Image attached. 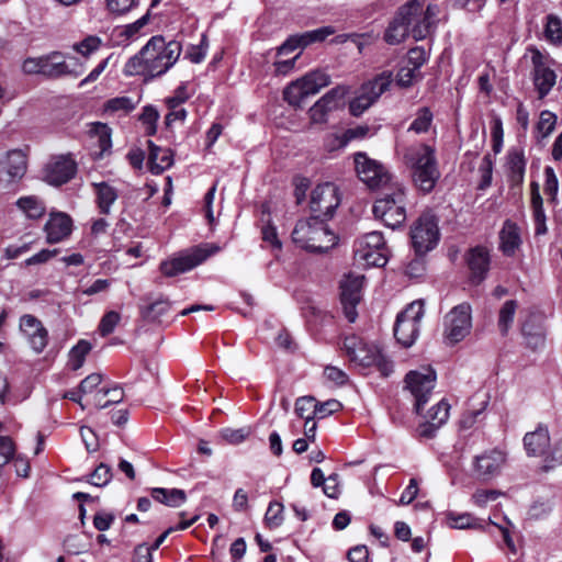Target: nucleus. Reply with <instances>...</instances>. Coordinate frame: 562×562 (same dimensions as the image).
<instances>
[{"mask_svg": "<svg viewBox=\"0 0 562 562\" xmlns=\"http://www.w3.org/2000/svg\"><path fill=\"white\" fill-rule=\"evenodd\" d=\"M544 24V37L548 42L559 45L562 43V21L555 14H548Z\"/></svg>", "mask_w": 562, "mask_h": 562, "instance_id": "49530a36", "label": "nucleus"}, {"mask_svg": "<svg viewBox=\"0 0 562 562\" xmlns=\"http://www.w3.org/2000/svg\"><path fill=\"white\" fill-rule=\"evenodd\" d=\"M449 409L450 405L446 401L441 400L430 408L429 422H435L442 426L449 418Z\"/></svg>", "mask_w": 562, "mask_h": 562, "instance_id": "e2e57ef3", "label": "nucleus"}, {"mask_svg": "<svg viewBox=\"0 0 562 562\" xmlns=\"http://www.w3.org/2000/svg\"><path fill=\"white\" fill-rule=\"evenodd\" d=\"M91 348L92 347L89 341L81 339L70 349L68 364L71 370L76 371L83 366L86 357L90 352Z\"/></svg>", "mask_w": 562, "mask_h": 562, "instance_id": "79ce46f5", "label": "nucleus"}, {"mask_svg": "<svg viewBox=\"0 0 562 562\" xmlns=\"http://www.w3.org/2000/svg\"><path fill=\"white\" fill-rule=\"evenodd\" d=\"M93 187L95 190L97 203L100 212L102 214H109L111 205L117 199V191L106 182L93 183Z\"/></svg>", "mask_w": 562, "mask_h": 562, "instance_id": "e433bc0d", "label": "nucleus"}, {"mask_svg": "<svg viewBox=\"0 0 562 562\" xmlns=\"http://www.w3.org/2000/svg\"><path fill=\"white\" fill-rule=\"evenodd\" d=\"M150 495L153 499L169 507H179L187 499L186 492L180 488L155 487L150 490Z\"/></svg>", "mask_w": 562, "mask_h": 562, "instance_id": "473e14b6", "label": "nucleus"}, {"mask_svg": "<svg viewBox=\"0 0 562 562\" xmlns=\"http://www.w3.org/2000/svg\"><path fill=\"white\" fill-rule=\"evenodd\" d=\"M121 319V316L117 312L115 311H110L108 313H105L100 323H99V333L102 337H105L110 334H112L116 327V325L119 324Z\"/></svg>", "mask_w": 562, "mask_h": 562, "instance_id": "4d7b16f0", "label": "nucleus"}, {"mask_svg": "<svg viewBox=\"0 0 562 562\" xmlns=\"http://www.w3.org/2000/svg\"><path fill=\"white\" fill-rule=\"evenodd\" d=\"M357 176L371 190L385 187L391 181V173L380 161L370 158L364 151L353 154Z\"/></svg>", "mask_w": 562, "mask_h": 562, "instance_id": "1a4fd4ad", "label": "nucleus"}, {"mask_svg": "<svg viewBox=\"0 0 562 562\" xmlns=\"http://www.w3.org/2000/svg\"><path fill=\"white\" fill-rule=\"evenodd\" d=\"M472 308L469 303L454 306L445 316V337L450 344L463 340L472 328Z\"/></svg>", "mask_w": 562, "mask_h": 562, "instance_id": "9b49d317", "label": "nucleus"}, {"mask_svg": "<svg viewBox=\"0 0 562 562\" xmlns=\"http://www.w3.org/2000/svg\"><path fill=\"white\" fill-rule=\"evenodd\" d=\"M506 462V454L499 449H492L479 454L473 460V474L480 481H490L501 474Z\"/></svg>", "mask_w": 562, "mask_h": 562, "instance_id": "f3484780", "label": "nucleus"}, {"mask_svg": "<svg viewBox=\"0 0 562 562\" xmlns=\"http://www.w3.org/2000/svg\"><path fill=\"white\" fill-rule=\"evenodd\" d=\"M479 171L481 173V180L477 184V189L483 191L491 187L493 179V160L490 154L483 157Z\"/></svg>", "mask_w": 562, "mask_h": 562, "instance_id": "864d4df0", "label": "nucleus"}, {"mask_svg": "<svg viewBox=\"0 0 562 562\" xmlns=\"http://www.w3.org/2000/svg\"><path fill=\"white\" fill-rule=\"evenodd\" d=\"M544 194L548 196V202L555 205L558 203L559 181L554 169L550 166L544 168Z\"/></svg>", "mask_w": 562, "mask_h": 562, "instance_id": "09e8293b", "label": "nucleus"}, {"mask_svg": "<svg viewBox=\"0 0 562 562\" xmlns=\"http://www.w3.org/2000/svg\"><path fill=\"white\" fill-rule=\"evenodd\" d=\"M372 213L385 226L392 229L401 227L407 217L405 189L396 187L391 193L378 198L373 203Z\"/></svg>", "mask_w": 562, "mask_h": 562, "instance_id": "423d86ee", "label": "nucleus"}, {"mask_svg": "<svg viewBox=\"0 0 562 562\" xmlns=\"http://www.w3.org/2000/svg\"><path fill=\"white\" fill-rule=\"evenodd\" d=\"M417 4L418 10H416V16H414L413 38L422 41L427 37L434 27L439 8L437 4H426V0H418Z\"/></svg>", "mask_w": 562, "mask_h": 562, "instance_id": "412c9836", "label": "nucleus"}, {"mask_svg": "<svg viewBox=\"0 0 562 562\" xmlns=\"http://www.w3.org/2000/svg\"><path fill=\"white\" fill-rule=\"evenodd\" d=\"M417 2L418 0H409L398 9L384 33V41L387 44L396 45L407 36H413L414 16H416V10H418Z\"/></svg>", "mask_w": 562, "mask_h": 562, "instance_id": "9d476101", "label": "nucleus"}, {"mask_svg": "<svg viewBox=\"0 0 562 562\" xmlns=\"http://www.w3.org/2000/svg\"><path fill=\"white\" fill-rule=\"evenodd\" d=\"M546 468L552 469L562 465V438L558 439L546 457Z\"/></svg>", "mask_w": 562, "mask_h": 562, "instance_id": "774afa93", "label": "nucleus"}, {"mask_svg": "<svg viewBox=\"0 0 562 562\" xmlns=\"http://www.w3.org/2000/svg\"><path fill=\"white\" fill-rule=\"evenodd\" d=\"M283 504L277 501L270 502L265 515V521L269 528H277L283 522Z\"/></svg>", "mask_w": 562, "mask_h": 562, "instance_id": "603ef678", "label": "nucleus"}, {"mask_svg": "<svg viewBox=\"0 0 562 562\" xmlns=\"http://www.w3.org/2000/svg\"><path fill=\"white\" fill-rule=\"evenodd\" d=\"M424 313L423 301H415L397 314L394 324V337L401 346L409 348L414 345L419 336Z\"/></svg>", "mask_w": 562, "mask_h": 562, "instance_id": "6e6552de", "label": "nucleus"}, {"mask_svg": "<svg viewBox=\"0 0 562 562\" xmlns=\"http://www.w3.org/2000/svg\"><path fill=\"white\" fill-rule=\"evenodd\" d=\"M181 50L180 42H166L161 35L153 36L143 46V83L166 74L176 64Z\"/></svg>", "mask_w": 562, "mask_h": 562, "instance_id": "f03ea898", "label": "nucleus"}, {"mask_svg": "<svg viewBox=\"0 0 562 562\" xmlns=\"http://www.w3.org/2000/svg\"><path fill=\"white\" fill-rule=\"evenodd\" d=\"M465 261L470 270V282L482 283L490 271L491 257L488 250L483 246L471 248L465 255Z\"/></svg>", "mask_w": 562, "mask_h": 562, "instance_id": "6ab92c4d", "label": "nucleus"}, {"mask_svg": "<svg viewBox=\"0 0 562 562\" xmlns=\"http://www.w3.org/2000/svg\"><path fill=\"white\" fill-rule=\"evenodd\" d=\"M522 441L527 456H544L550 446V434L548 426L541 423L538 424L533 431H529L524 436Z\"/></svg>", "mask_w": 562, "mask_h": 562, "instance_id": "393cba45", "label": "nucleus"}, {"mask_svg": "<svg viewBox=\"0 0 562 562\" xmlns=\"http://www.w3.org/2000/svg\"><path fill=\"white\" fill-rule=\"evenodd\" d=\"M555 123L557 115L549 110H543L540 113L539 122L537 123V128L542 134V136L546 137L553 132Z\"/></svg>", "mask_w": 562, "mask_h": 562, "instance_id": "bf43d9fd", "label": "nucleus"}, {"mask_svg": "<svg viewBox=\"0 0 562 562\" xmlns=\"http://www.w3.org/2000/svg\"><path fill=\"white\" fill-rule=\"evenodd\" d=\"M437 374L432 368L424 371H409L405 376L407 389L415 397V412L420 414L435 387Z\"/></svg>", "mask_w": 562, "mask_h": 562, "instance_id": "ddd939ff", "label": "nucleus"}, {"mask_svg": "<svg viewBox=\"0 0 562 562\" xmlns=\"http://www.w3.org/2000/svg\"><path fill=\"white\" fill-rule=\"evenodd\" d=\"M411 246L417 257H424L439 244V217L430 209L423 211L409 229Z\"/></svg>", "mask_w": 562, "mask_h": 562, "instance_id": "39448f33", "label": "nucleus"}, {"mask_svg": "<svg viewBox=\"0 0 562 562\" xmlns=\"http://www.w3.org/2000/svg\"><path fill=\"white\" fill-rule=\"evenodd\" d=\"M324 375L328 381L333 382L335 385L338 386L346 385L349 380L348 374L344 370L334 366L325 367Z\"/></svg>", "mask_w": 562, "mask_h": 562, "instance_id": "338daca9", "label": "nucleus"}, {"mask_svg": "<svg viewBox=\"0 0 562 562\" xmlns=\"http://www.w3.org/2000/svg\"><path fill=\"white\" fill-rule=\"evenodd\" d=\"M355 255L360 260L366 261L368 266L372 267H384L387 263V247L381 249V251L364 252L363 249L355 250Z\"/></svg>", "mask_w": 562, "mask_h": 562, "instance_id": "8fccbe9b", "label": "nucleus"}, {"mask_svg": "<svg viewBox=\"0 0 562 562\" xmlns=\"http://www.w3.org/2000/svg\"><path fill=\"white\" fill-rule=\"evenodd\" d=\"M373 103L374 101L361 90V93L349 102V112L352 116L358 117L362 115Z\"/></svg>", "mask_w": 562, "mask_h": 562, "instance_id": "6e6d98bb", "label": "nucleus"}, {"mask_svg": "<svg viewBox=\"0 0 562 562\" xmlns=\"http://www.w3.org/2000/svg\"><path fill=\"white\" fill-rule=\"evenodd\" d=\"M326 221L317 216L299 220L291 234L293 243L310 252H327L338 244V236Z\"/></svg>", "mask_w": 562, "mask_h": 562, "instance_id": "7ed1b4c3", "label": "nucleus"}, {"mask_svg": "<svg viewBox=\"0 0 562 562\" xmlns=\"http://www.w3.org/2000/svg\"><path fill=\"white\" fill-rule=\"evenodd\" d=\"M71 218L65 213H52L45 224L47 241L59 243L71 233Z\"/></svg>", "mask_w": 562, "mask_h": 562, "instance_id": "a878e982", "label": "nucleus"}, {"mask_svg": "<svg viewBox=\"0 0 562 562\" xmlns=\"http://www.w3.org/2000/svg\"><path fill=\"white\" fill-rule=\"evenodd\" d=\"M111 468L104 463H100L90 475V483L101 487L106 485L111 480Z\"/></svg>", "mask_w": 562, "mask_h": 562, "instance_id": "680f3d73", "label": "nucleus"}, {"mask_svg": "<svg viewBox=\"0 0 562 562\" xmlns=\"http://www.w3.org/2000/svg\"><path fill=\"white\" fill-rule=\"evenodd\" d=\"M518 308V302L516 300L506 301L499 312L497 326L502 336H507L508 331L514 323L515 314Z\"/></svg>", "mask_w": 562, "mask_h": 562, "instance_id": "4c0bfd02", "label": "nucleus"}, {"mask_svg": "<svg viewBox=\"0 0 562 562\" xmlns=\"http://www.w3.org/2000/svg\"><path fill=\"white\" fill-rule=\"evenodd\" d=\"M77 171V166L70 156L55 157L46 167V180L49 184L60 186L71 180Z\"/></svg>", "mask_w": 562, "mask_h": 562, "instance_id": "aec40b11", "label": "nucleus"}, {"mask_svg": "<svg viewBox=\"0 0 562 562\" xmlns=\"http://www.w3.org/2000/svg\"><path fill=\"white\" fill-rule=\"evenodd\" d=\"M147 144L149 147L147 165L153 175H160L173 165L171 149L156 146L151 140H148Z\"/></svg>", "mask_w": 562, "mask_h": 562, "instance_id": "bb28decb", "label": "nucleus"}, {"mask_svg": "<svg viewBox=\"0 0 562 562\" xmlns=\"http://www.w3.org/2000/svg\"><path fill=\"white\" fill-rule=\"evenodd\" d=\"M122 397H123L122 391L117 387L112 389V390H109V389L103 390L102 396L101 397L98 396L95 398V405L99 408H105L113 403L121 402Z\"/></svg>", "mask_w": 562, "mask_h": 562, "instance_id": "69168bd1", "label": "nucleus"}, {"mask_svg": "<svg viewBox=\"0 0 562 562\" xmlns=\"http://www.w3.org/2000/svg\"><path fill=\"white\" fill-rule=\"evenodd\" d=\"M403 159L411 170L414 186L423 194L430 193L441 176L435 147L425 143L411 146L404 151Z\"/></svg>", "mask_w": 562, "mask_h": 562, "instance_id": "f257e3e1", "label": "nucleus"}, {"mask_svg": "<svg viewBox=\"0 0 562 562\" xmlns=\"http://www.w3.org/2000/svg\"><path fill=\"white\" fill-rule=\"evenodd\" d=\"M342 349L349 360L359 367H375L383 376H389L393 372V362L382 353L381 349L358 335L346 336Z\"/></svg>", "mask_w": 562, "mask_h": 562, "instance_id": "20e7f679", "label": "nucleus"}, {"mask_svg": "<svg viewBox=\"0 0 562 562\" xmlns=\"http://www.w3.org/2000/svg\"><path fill=\"white\" fill-rule=\"evenodd\" d=\"M363 276L347 274L340 282V303L345 317L355 323L358 317L357 306L362 299Z\"/></svg>", "mask_w": 562, "mask_h": 562, "instance_id": "2eb2a0df", "label": "nucleus"}, {"mask_svg": "<svg viewBox=\"0 0 562 562\" xmlns=\"http://www.w3.org/2000/svg\"><path fill=\"white\" fill-rule=\"evenodd\" d=\"M90 137L99 147V150H93L94 159H101L105 154L110 153L112 147L111 128L101 122L92 123L90 130Z\"/></svg>", "mask_w": 562, "mask_h": 562, "instance_id": "c756f323", "label": "nucleus"}, {"mask_svg": "<svg viewBox=\"0 0 562 562\" xmlns=\"http://www.w3.org/2000/svg\"><path fill=\"white\" fill-rule=\"evenodd\" d=\"M27 158L22 149H11L0 156V189L8 190L26 173Z\"/></svg>", "mask_w": 562, "mask_h": 562, "instance_id": "f8f14e48", "label": "nucleus"}, {"mask_svg": "<svg viewBox=\"0 0 562 562\" xmlns=\"http://www.w3.org/2000/svg\"><path fill=\"white\" fill-rule=\"evenodd\" d=\"M531 209L535 223V234L543 235L547 233V217L543 209V200L537 182L531 183Z\"/></svg>", "mask_w": 562, "mask_h": 562, "instance_id": "2f4dec72", "label": "nucleus"}, {"mask_svg": "<svg viewBox=\"0 0 562 562\" xmlns=\"http://www.w3.org/2000/svg\"><path fill=\"white\" fill-rule=\"evenodd\" d=\"M386 247L382 233L373 231L364 234L355 244V250L363 249L367 252L381 251Z\"/></svg>", "mask_w": 562, "mask_h": 562, "instance_id": "58836bf2", "label": "nucleus"}, {"mask_svg": "<svg viewBox=\"0 0 562 562\" xmlns=\"http://www.w3.org/2000/svg\"><path fill=\"white\" fill-rule=\"evenodd\" d=\"M19 325L32 350L42 353L48 344V330L43 323L34 315L24 314L20 317Z\"/></svg>", "mask_w": 562, "mask_h": 562, "instance_id": "a211bd4d", "label": "nucleus"}, {"mask_svg": "<svg viewBox=\"0 0 562 562\" xmlns=\"http://www.w3.org/2000/svg\"><path fill=\"white\" fill-rule=\"evenodd\" d=\"M299 81L303 87L305 95L308 98L317 94L322 88L328 86L330 83V78L327 74L316 70L306 74L300 78Z\"/></svg>", "mask_w": 562, "mask_h": 562, "instance_id": "f704fd0d", "label": "nucleus"}, {"mask_svg": "<svg viewBox=\"0 0 562 562\" xmlns=\"http://www.w3.org/2000/svg\"><path fill=\"white\" fill-rule=\"evenodd\" d=\"M15 205L30 220H38L46 212L44 202L35 195L22 196L15 202Z\"/></svg>", "mask_w": 562, "mask_h": 562, "instance_id": "c9c22d12", "label": "nucleus"}, {"mask_svg": "<svg viewBox=\"0 0 562 562\" xmlns=\"http://www.w3.org/2000/svg\"><path fill=\"white\" fill-rule=\"evenodd\" d=\"M159 112L153 105L143 106V132L147 136H153L157 132V122Z\"/></svg>", "mask_w": 562, "mask_h": 562, "instance_id": "3c124183", "label": "nucleus"}, {"mask_svg": "<svg viewBox=\"0 0 562 562\" xmlns=\"http://www.w3.org/2000/svg\"><path fill=\"white\" fill-rule=\"evenodd\" d=\"M344 93L345 91L342 89L336 87L327 91L319 100H317L308 110L312 123H326L328 120V113L338 108Z\"/></svg>", "mask_w": 562, "mask_h": 562, "instance_id": "4be33fe9", "label": "nucleus"}, {"mask_svg": "<svg viewBox=\"0 0 562 562\" xmlns=\"http://www.w3.org/2000/svg\"><path fill=\"white\" fill-rule=\"evenodd\" d=\"M432 121V111L428 106L419 108L416 112V117L408 127V132H414L416 134H425L429 131Z\"/></svg>", "mask_w": 562, "mask_h": 562, "instance_id": "a19ab883", "label": "nucleus"}, {"mask_svg": "<svg viewBox=\"0 0 562 562\" xmlns=\"http://www.w3.org/2000/svg\"><path fill=\"white\" fill-rule=\"evenodd\" d=\"M191 98V93L188 92V82H181L175 90V94L167 99V105L169 110L179 108L182 103Z\"/></svg>", "mask_w": 562, "mask_h": 562, "instance_id": "052dcab7", "label": "nucleus"}, {"mask_svg": "<svg viewBox=\"0 0 562 562\" xmlns=\"http://www.w3.org/2000/svg\"><path fill=\"white\" fill-rule=\"evenodd\" d=\"M101 45V40L98 36H87L79 43L74 45V49L83 56H89L95 52Z\"/></svg>", "mask_w": 562, "mask_h": 562, "instance_id": "0e129e2a", "label": "nucleus"}, {"mask_svg": "<svg viewBox=\"0 0 562 562\" xmlns=\"http://www.w3.org/2000/svg\"><path fill=\"white\" fill-rule=\"evenodd\" d=\"M317 401L313 396H302L295 402V414L305 419L306 425L316 418Z\"/></svg>", "mask_w": 562, "mask_h": 562, "instance_id": "37998d69", "label": "nucleus"}, {"mask_svg": "<svg viewBox=\"0 0 562 562\" xmlns=\"http://www.w3.org/2000/svg\"><path fill=\"white\" fill-rule=\"evenodd\" d=\"M528 52L531 53L532 81L539 99H543L554 87L557 74L547 65V56L543 55L536 46H529Z\"/></svg>", "mask_w": 562, "mask_h": 562, "instance_id": "dca6fc26", "label": "nucleus"}, {"mask_svg": "<svg viewBox=\"0 0 562 562\" xmlns=\"http://www.w3.org/2000/svg\"><path fill=\"white\" fill-rule=\"evenodd\" d=\"M526 158L524 150L512 148L506 156L507 181L510 189L520 188L526 172Z\"/></svg>", "mask_w": 562, "mask_h": 562, "instance_id": "b1692460", "label": "nucleus"}, {"mask_svg": "<svg viewBox=\"0 0 562 562\" xmlns=\"http://www.w3.org/2000/svg\"><path fill=\"white\" fill-rule=\"evenodd\" d=\"M521 334L527 347L537 350L543 347L546 340L543 318L538 313H529L521 325Z\"/></svg>", "mask_w": 562, "mask_h": 562, "instance_id": "5701e85b", "label": "nucleus"}, {"mask_svg": "<svg viewBox=\"0 0 562 562\" xmlns=\"http://www.w3.org/2000/svg\"><path fill=\"white\" fill-rule=\"evenodd\" d=\"M445 515L447 525L452 529H472L477 526L476 518L469 513L449 510Z\"/></svg>", "mask_w": 562, "mask_h": 562, "instance_id": "ea45409f", "label": "nucleus"}, {"mask_svg": "<svg viewBox=\"0 0 562 562\" xmlns=\"http://www.w3.org/2000/svg\"><path fill=\"white\" fill-rule=\"evenodd\" d=\"M499 248L505 256H513L521 244L519 227L510 220H506L499 232Z\"/></svg>", "mask_w": 562, "mask_h": 562, "instance_id": "c85d7f7f", "label": "nucleus"}, {"mask_svg": "<svg viewBox=\"0 0 562 562\" xmlns=\"http://www.w3.org/2000/svg\"><path fill=\"white\" fill-rule=\"evenodd\" d=\"M428 53L422 46H416L407 52V64L417 71L427 63Z\"/></svg>", "mask_w": 562, "mask_h": 562, "instance_id": "13d9d810", "label": "nucleus"}, {"mask_svg": "<svg viewBox=\"0 0 562 562\" xmlns=\"http://www.w3.org/2000/svg\"><path fill=\"white\" fill-rule=\"evenodd\" d=\"M393 82L391 71H383L375 76L373 80L363 85L361 90L366 92L374 102L386 92Z\"/></svg>", "mask_w": 562, "mask_h": 562, "instance_id": "72a5a7b5", "label": "nucleus"}, {"mask_svg": "<svg viewBox=\"0 0 562 562\" xmlns=\"http://www.w3.org/2000/svg\"><path fill=\"white\" fill-rule=\"evenodd\" d=\"M171 310V302L167 299H158L143 307V329L147 325L161 326Z\"/></svg>", "mask_w": 562, "mask_h": 562, "instance_id": "cd10ccee", "label": "nucleus"}, {"mask_svg": "<svg viewBox=\"0 0 562 562\" xmlns=\"http://www.w3.org/2000/svg\"><path fill=\"white\" fill-rule=\"evenodd\" d=\"M340 204L338 189L329 182L316 186L311 193L312 216L330 220Z\"/></svg>", "mask_w": 562, "mask_h": 562, "instance_id": "4468645a", "label": "nucleus"}, {"mask_svg": "<svg viewBox=\"0 0 562 562\" xmlns=\"http://www.w3.org/2000/svg\"><path fill=\"white\" fill-rule=\"evenodd\" d=\"M334 33L335 29L330 25H326L296 35L301 42L302 48H304L313 43H321L325 41L329 35H333Z\"/></svg>", "mask_w": 562, "mask_h": 562, "instance_id": "c03bdc74", "label": "nucleus"}, {"mask_svg": "<svg viewBox=\"0 0 562 562\" xmlns=\"http://www.w3.org/2000/svg\"><path fill=\"white\" fill-rule=\"evenodd\" d=\"M220 250L221 247L215 244H200L180 251L178 256L170 260L161 262L160 270L167 277H175L194 269Z\"/></svg>", "mask_w": 562, "mask_h": 562, "instance_id": "0eeeda50", "label": "nucleus"}, {"mask_svg": "<svg viewBox=\"0 0 562 562\" xmlns=\"http://www.w3.org/2000/svg\"><path fill=\"white\" fill-rule=\"evenodd\" d=\"M283 99L295 109H301L307 97L299 79L289 83L283 90Z\"/></svg>", "mask_w": 562, "mask_h": 562, "instance_id": "a18cd8bd", "label": "nucleus"}, {"mask_svg": "<svg viewBox=\"0 0 562 562\" xmlns=\"http://www.w3.org/2000/svg\"><path fill=\"white\" fill-rule=\"evenodd\" d=\"M139 100L140 97H138L137 101H133L128 97H116L106 101L104 104V111L106 113L121 112L126 114L136 108Z\"/></svg>", "mask_w": 562, "mask_h": 562, "instance_id": "de8ad7c7", "label": "nucleus"}, {"mask_svg": "<svg viewBox=\"0 0 562 562\" xmlns=\"http://www.w3.org/2000/svg\"><path fill=\"white\" fill-rule=\"evenodd\" d=\"M42 75L48 78H58L65 75L78 77L80 72L70 71L67 64L63 60L61 54L59 52H53L52 54L44 56Z\"/></svg>", "mask_w": 562, "mask_h": 562, "instance_id": "7c9ffc66", "label": "nucleus"}, {"mask_svg": "<svg viewBox=\"0 0 562 562\" xmlns=\"http://www.w3.org/2000/svg\"><path fill=\"white\" fill-rule=\"evenodd\" d=\"M221 438L231 445H239L244 442L250 435V429L241 427L237 429L223 428L220 431Z\"/></svg>", "mask_w": 562, "mask_h": 562, "instance_id": "5fc2aeb1", "label": "nucleus"}]
</instances>
